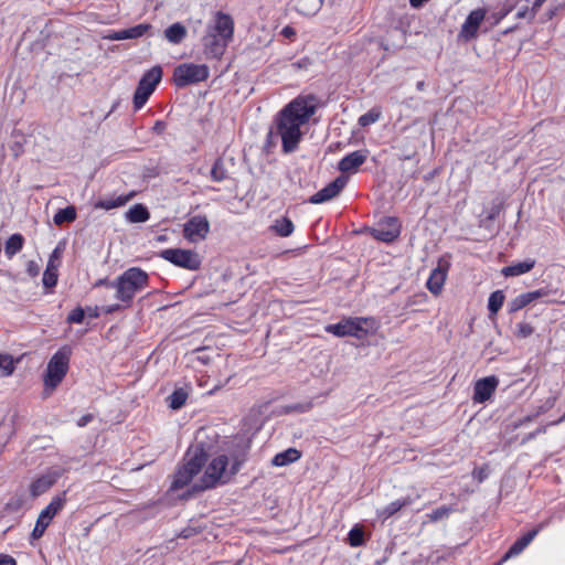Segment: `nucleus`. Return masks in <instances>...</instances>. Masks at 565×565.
Wrapping results in <instances>:
<instances>
[{
  "label": "nucleus",
  "mask_w": 565,
  "mask_h": 565,
  "mask_svg": "<svg viewBox=\"0 0 565 565\" xmlns=\"http://www.w3.org/2000/svg\"><path fill=\"white\" fill-rule=\"evenodd\" d=\"M348 543L352 547H359L365 543V533L362 526L354 525L348 534Z\"/></svg>",
  "instance_id": "nucleus-35"
},
{
  "label": "nucleus",
  "mask_w": 565,
  "mask_h": 565,
  "mask_svg": "<svg viewBox=\"0 0 565 565\" xmlns=\"http://www.w3.org/2000/svg\"><path fill=\"white\" fill-rule=\"evenodd\" d=\"M450 269L449 256H443L437 262V267L434 268L426 282L427 289L435 296L439 295L443 290L445 280Z\"/></svg>",
  "instance_id": "nucleus-13"
},
{
  "label": "nucleus",
  "mask_w": 565,
  "mask_h": 565,
  "mask_svg": "<svg viewBox=\"0 0 565 565\" xmlns=\"http://www.w3.org/2000/svg\"><path fill=\"white\" fill-rule=\"evenodd\" d=\"M547 294L548 291L544 288L521 294L509 302V312L514 313L532 303L533 301L547 296Z\"/></svg>",
  "instance_id": "nucleus-20"
},
{
  "label": "nucleus",
  "mask_w": 565,
  "mask_h": 565,
  "mask_svg": "<svg viewBox=\"0 0 565 565\" xmlns=\"http://www.w3.org/2000/svg\"><path fill=\"white\" fill-rule=\"evenodd\" d=\"M414 499L409 495L392 501L383 509L377 511V516L382 518L383 520H387L399 512L402 509L412 505Z\"/></svg>",
  "instance_id": "nucleus-21"
},
{
  "label": "nucleus",
  "mask_w": 565,
  "mask_h": 565,
  "mask_svg": "<svg viewBox=\"0 0 565 565\" xmlns=\"http://www.w3.org/2000/svg\"><path fill=\"white\" fill-rule=\"evenodd\" d=\"M512 11V7H505L499 10L498 12H494L492 14L493 22L492 24H498L502 19H504L510 12Z\"/></svg>",
  "instance_id": "nucleus-47"
},
{
  "label": "nucleus",
  "mask_w": 565,
  "mask_h": 565,
  "mask_svg": "<svg viewBox=\"0 0 565 565\" xmlns=\"http://www.w3.org/2000/svg\"><path fill=\"white\" fill-rule=\"evenodd\" d=\"M318 108L316 95H299L277 113L274 119L275 135L281 139L284 153H292L299 148L305 132L301 127L309 122Z\"/></svg>",
  "instance_id": "nucleus-1"
},
{
  "label": "nucleus",
  "mask_w": 565,
  "mask_h": 565,
  "mask_svg": "<svg viewBox=\"0 0 565 565\" xmlns=\"http://www.w3.org/2000/svg\"><path fill=\"white\" fill-rule=\"evenodd\" d=\"M92 420H93V415H92V414L83 415V416L77 420V426H79V427H84V426H86L88 423H90Z\"/></svg>",
  "instance_id": "nucleus-55"
},
{
  "label": "nucleus",
  "mask_w": 565,
  "mask_h": 565,
  "mask_svg": "<svg viewBox=\"0 0 565 565\" xmlns=\"http://www.w3.org/2000/svg\"><path fill=\"white\" fill-rule=\"evenodd\" d=\"M489 476V469L488 467H476L472 471L473 479L478 480L479 482H482L486 480Z\"/></svg>",
  "instance_id": "nucleus-45"
},
{
  "label": "nucleus",
  "mask_w": 565,
  "mask_h": 565,
  "mask_svg": "<svg viewBox=\"0 0 565 565\" xmlns=\"http://www.w3.org/2000/svg\"><path fill=\"white\" fill-rule=\"evenodd\" d=\"M502 207H503V204L501 202L498 204H493L488 212L487 220L494 221L501 213Z\"/></svg>",
  "instance_id": "nucleus-48"
},
{
  "label": "nucleus",
  "mask_w": 565,
  "mask_h": 565,
  "mask_svg": "<svg viewBox=\"0 0 565 565\" xmlns=\"http://www.w3.org/2000/svg\"><path fill=\"white\" fill-rule=\"evenodd\" d=\"M231 41L206 31L202 39L204 54L209 58H221Z\"/></svg>",
  "instance_id": "nucleus-18"
},
{
  "label": "nucleus",
  "mask_w": 565,
  "mask_h": 565,
  "mask_svg": "<svg viewBox=\"0 0 565 565\" xmlns=\"http://www.w3.org/2000/svg\"><path fill=\"white\" fill-rule=\"evenodd\" d=\"M190 535H191V532H190V531H188V530H183V531L179 534V536H180V537H183V539H188V537H190Z\"/></svg>",
  "instance_id": "nucleus-64"
},
{
  "label": "nucleus",
  "mask_w": 565,
  "mask_h": 565,
  "mask_svg": "<svg viewBox=\"0 0 565 565\" xmlns=\"http://www.w3.org/2000/svg\"><path fill=\"white\" fill-rule=\"evenodd\" d=\"M167 129V124L163 120H157L152 127V132L156 135H162Z\"/></svg>",
  "instance_id": "nucleus-52"
},
{
  "label": "nucleus",
  "mask_w": 565,
  "mask_h": 565,
  "mask_svg": "<svg viewBox=\"0 0 565 565\" xmlns=\"http://www.w3.org/2000/svg\"><path fill=\"white\" fill-rule=\"evenodd\" d=\"M280 34L286 39L292 40L296 36V30L290 25H286L280 31Z\"/></svg>",
  "instance_id": "nucleus-53"
},
{
  "label": "nucleus",
  "mask_w": 565,
  "mask_h": 565,
  "mask_svg": "<svg viewBox=\"0 0 565 565\" xmlns=\"http://www.w3.org/2000/svg\"><path fill=\"white\" fill-rule=\"evenodd\" d=\"M57 267H58V264H56L55 260L49 259L45 269H51L52 271L57 273Z\"/></svg>",
  "instance_id": "nucleus-61"
},
{
  "label": "nucleus",
  "mask_w": 565,
  "mask_h": 565,
  "mask_svg": "<svg viewBox=\"0 0 565 565\" xmlns=\"http://www.w3.org/2000/svg\"><path fill=\"white\" fill-rule=\"evenodd\" d=\"M56 482V477L52 475H43L36 478L30 486V493L32 497L36 498L44 492H46L50 488L54 486Z\"/></svg>",
  "instance_id": "nucleus-24"
},
{
  "label": "nucleus",
  "mask_w": 565,
  "mask_h": 565,
  "mask_svg": "<svg viewBox=\"0 0 565 565\" xmlns=\"http://www.w3.org/2000/svg\"><path fill=\"white\" fill-rule=\"evenodd\" d=\"M301 452L296 448H288L285 451L278 452L274 456L271 465L275 467H284L296 462L300 459Z\"/></svg>",
  "instance_id": "nucleus-26"
},
{
  "label": "nucleus",
  "mask_w": 565,
  "mask_h": 565,
  "mask_svg": "<svg viewBox=\"0 0 565 565\" xmlns=\"http://www.w3.org/2000/svg\"><path fill=\"white\" fill-rule=\"evenodd\" d=\"M26 273L30 277H36L40 273V266L34 260H29L26 264Z\"/></svg>",
  "instance_id": "nucleus-50"
},
{
  "label": "nucleus",
  "mask_w": 565,
  "mask_h": 565,
  "mask_svg": "<svg viewBox=\"0 0 565 565\" xmlns=\"http://www.w3.org/2000/svg\"><path fill=\"white\" fill-rule=\"evenodd\" d=\"M148 273L139 267H130L116 278L115 298L124 303V308L131 306L135 296L149 287Z\"/></svg>",
  "instance_id": "nucleus-2"
},
{
  "label": "nucleus",
  "mask_w": 565,
  "mask_h": 565,
  "mask_svg": "<svg viewBox=\"0 0 565 565\" xmlns=\"http://www.w3.org/2000/svg\"><path fill=\"white\" fill-rule=\"evenodd\" d=\"M313 407L312 402H303V403H294L290 405H286L284 411L286 414L289 413H307Z\"/></svg>",
  "instance_id": "nucleus-40"
},
{
  "label": "nucleus",
  "mask_w": 565,
  "mask_h": 565,
  "mask_svg": "<svg viewBox=\"0 0 565 565\" xmlns=\"http://www.w3.org/2000/svg\"><path fill=\"white\" fill-rule=\"evenodd\" d=\"M126 218L130 223H145L150 218V213L145 205L135 204L127 211Z\"/></svg>",
  "instance_id": "nucleus-29"
},
{
  "label": "nucleus",
  "mask_w": 565,
  "mask_h": 565,
  "mask_svg": "<svg viewBox=\"0 0 565 565\" xmlns=\"http://www.w3.org/2000/svg\"><path fill=\"white\" fill-rule=\"evenodd\" d=\"M210 76L205 64L182 63L173 70L172 81L178 88L204 82Z\"/></svg>",
  "instance_id": "nucleus-7"
},
{
  "label": "nucleus",
  "mask_w": 565,
  "mask_h": 565,
  "mask_svg": "<svg viewBox=\"0 0 565 565\" xmlns=\"http://www.w3.org/2000/svg\"><path fill=\"white\" fill-rule=\"evenodd\" d=\"M24 237L20 233L12 234L6 242L4 253L8 258H12L18 254L24 245Z\"/></svg>",
  "instance_id": "nucleus-30"
},
{
  "label": "nucleus",
  "mask_w": 565,
  "mask_h": 565,
  "mask_svg": "<svg viewBox=\"0 0 565 565\" xmlns=\"http://www.w3.org/2000/svg\"><path fill=\"white\" fill-rule=\"evenodd\" d=\"M534 266L535 260L529 258L524 262L503 267L501 273L504 277H514L529 273Z\"/></svg>",
  "instance_id": "nucleus-25"
},
{
  "label": "nucleus",
  "mask_w": 565,
  "mask_h": 565,
  "mask_svg": "<svg viewBox=\"0 0 565 565\" xmlns=\"http://www.w3.org/2000/svg\"><path fill=\"white\" fill-rule=\"evenodd\" d=\"M536 15V12L533 10V8H529V7H524V8H521L518 12H516V18L518 19H529L530 21L534 20Z\"/></svg>",
  "instance_id": "nucleus-46"
},
{
  "label": "nucleus",
  "mask_w": 565,
  "mask_h": 565,
  "mask_svg": "<svg viewBox=\"0 0 565 565\" xmlns=\"http://www.w3.org/2000/svg\"><path fill=\"white\" fill-rule=\"evenodd\" d=\"M429 0H409V4L412 8L418 9L424 6V3L428 2Z\"/></svg>",
  "instance_id": "nucleus-59"
},
{
  "label": "nucleus",
  "mask_w": 565,
  "mask_h": 565,
  "mask_svg": "<svg viewBox=\"0 0 565 565\" xmlns=\"http://www.w3.org/2000/svg\"><path fill=\"white\" fill-rule=\"evenodd\" d=\"M246 461V452L236 454L232 456V465L230 467L228 476L230 479L235 476L242 468L243 463Z\"/></svg>",
  "instance_id": "nucleus-39"
},
{
  "label": "nucleus",
  "mask_w": 565,
  "mask_h": 565,
  "mask_svg": "<svg viewBox=\"0 0 565 565\" xmlns=\"http://www.w3.org/2000/svg\"><path fill=\"white\" fill-rule=\"evenodd\" d=\"M348 178L339 175L328 185L319 190L317 193L310 196L309 202L312 204H321L333 198H335L345 186Z\"/></svg>",
  "instance_id": "nucleus-17"
},
{
  "label": "nucleus",
  "mask_w": 565,
  "mask_h": 565,
  "mask_svg": "<svg viewBox=\"0 0 565 565\" xmlns=\"http://www.w3.org/2000/svg\"><path fill=\"white\" fill-rule=\"evenodd\" d=\"M57 279H58V274L57 273H54L51 269H45L44 270L42 282H43V286L46 289L54 288L56 286V284H57Z\"/></svg>",
  "instance_id": "nucleus-44"
},
{
  "label": "nucleus",
  "mask_w": 565,
  "mask_h": 565,
  "mask_svg": "<svg viewBox=\"0 0 565 565\" xmlns=\"http://www.w3.org/2000/svg\"><path fill=\"white\" fill-rule=\"evenodd\" d=\"M539 529H533L518 539L508 550L504 559L519 555L537 535Z\"/></svg>",
  "instance_id": "nucleus-23"
},
{
  "label": "nucleus",
  "mask_w": 565,
  "mask_h": 565,
  "mask_svg": "<svg viewBox=\"0 0 565 565\" xmlns=\"http://www.w3.org/2000/svg\"><path fill=\"white\" fill-rule=\"evenodd\" d=\"M452 511H454L452 507L441 505V507L433 510L429 514H427V516L431 522H437V521L447 519Z\"/></svg>",
  "instance_id": "nucleus-38"
},
{
  "label": "nucleus",
  "mask_w": 565,
  "mask_h": 565,
  "mask_svg": "<svg viewBox=\"0 0 565 565\" xmlns=\"http://www.w3.org/2000/svg\"><path fill=\"white\" fill-rule=\"evenodd\" d=\"M486 13L487 11L483 8L472 10L466 18L465 22L462 23L459 36L466 41L475 39L477 36L481 22L486 18Z\"/></svg>",
  "instance_id": "nucleus-15"
},
{
  "label": "nucleus",
  "mask_w": 565,
  "mask_h": 565,
  "mask_svg": "<svg viewBox=\"0 0 565 565\" xmlns=\"http://www.w3.org/2000/svg\"><path fill=\"white\" fill-rule=\"evenodd\" d=\"M186 33L185 26L175 22L166 29L164 36L170 43L180 44L185 39Z\"/></svg>",
  "instance_id": "nucleus-28"
},
{
  "label": "nucleus",
  "mask_w": 565,
  "mask_h": 565,
  "mask_svg": "<svg viewBox=\"0 0 565 565\" xmlns=\"http://www.w3.org/2000/svg\"><path fill=\"white\" fill-rule=\"evenodd\" d=\"M382 116V109L379 106L372 107L367 113L359 117L358 124L361 127H367L376 122Z\"/></svg>",
  "instance_id": "nucleus-34"
},
{
  "label": "nucleus",
  "mask_w": 565,
  "mask_h": 565,
  "mask_svg": "<svg viewBox=\"0 0 565 565\" xmlns=\"http://www.w3.org/2000/svg\"><path fill=\"white\" fill-rule=\"evenodd\" d=\"M86 313L88 315L89 318H98L99 317V311H98V308L95 307V308H92V307H87V309L85 310Z\"/></svg>",
  "instance_id": "nucleus-58"
},
{
  "label": "nucleus",
  "mask_w": 565,
  "mask_h": 565,
  "mask_svg": "<svg viewBox=\"0 0 565 565\" xmlns=\"http://www.w3.org/2000/svg\"><path fill=\"white\" fill-rule=\"evenodd\" d=\"M207 31L232 41L234 36V20L231 14L217 11L214 14L213 24L207 26Z\"/></svg>",
  "instance_id": "nucleus-14"
},
{
  "label": "nucleus",
  "mask_w": 565,
  "mask_h": 565,
  "mask_svg": "<svg viewBox=\"0 0 565 565\" xmlns=\"http://www.w3.org/2000/svg\"><path fill=\"white\" fill-rule=\"evenodd\" d=\"M0 565H17V561L8 554H0Z\"/></svg>",
  "instance_id": "nucleus-54"
},
{
  "label": "nucleus",
  "mask_w": 565,
  "mask_h": 565,
  "mask_svg": "<svg viewBox=\"0 0 565 565\" xmlns=\"http://www.w3.org/2000/svg\"><path fill=\"white\" fill-rule=\"evenodd\" d=\"M151 28L148 23L137 24L135 26L119 30L109 36L111 40H128V39H138L146 34V32Z\"/></svg>",
  "instance_id": "nucleus-22"
},
{
  "label": "nucleus",
  "mask_w": 565,
  "mask_h": 565,
  "mask_svg": "<svg viewBox=\"0 0 565 565\" xmlns=\"http://www.w3.org/2000/svg\"><path fill=\"white\" fill-rule=\"evenodd\" d=\"M270 230L280 237H288L292 234L295 225L289 217L281 216L274 221Z\"/></svg>",
  "instance_id": "nucleus-27"
},
{
  "label": "nucleus",
  "mask_w": 565,
  "mask_h": 565,
  "mask_svg": "<svg viewBox=\"0 0 565 565\" xmlns=\"http://www.w3.org/2000/svg\"><path fill=\"white\" fill-rule=\"evenodd\" d=\"M499 385L495 375L486 376L475 383L472 399L475 403L483 404L491 398Z\"/></svg>",
  "instance_id": "nucleus-16"
},
{
  "label": "nucleus",
  "mask_w": 565,
  "mask_h": 565,
  "mask_svg": "<svg viewBox=\"0 0 565 565\" xmlns=\"http://www.w3.org/2000/svg\"><path fill=\"white\" fill-rule=\"evenodd\" d=\"M77 212L75 206L68 205L64 209L57 210V212L53 216V222L55 225L61 226L64 223H72L76 220Z\"/></svg>",
  "instance_id": "nucleus-32"
},
{
  "label": "nucleus",
  "mask_w": 565,
  "mask_h": 565,
  "mask_svg": "<svg viewBox=\"0 0 565 565\" xmlns=\"http://www.w3.org/2000/svg\"><path fill=\"white\" fill-rule=\"evenodd\" d=\"M60 255H61V249L60 247H55V249L52 252L51 256L49 259H53V260H56L60 258Z\"/></svg>",
  "instance_id": "nucleus-63"
},
{
  "label": "nucleus",
  "mask_w": 565,
  "mask_h": 565,
  "mask_svg": "<svg viewBox=\"0 0 565 565\" xmlns=\"http://www.w3.org/2000/svg\"><path fill=\"white\" fill-rule=\"evenodd\" d=\"M505 296L502 290L493 291L488 299V310L491 316H495L503 306Z\"/></svg>",
  "instance_id": "nucleus-33"
},
{
  "label": "nucleus",
  "mask_w": 565,
  "mask_h": 565,
  "mask_svg": "<svg viewBox=\"0 0 565 565\" xmlns=\"http://www.w3.org/2000/svg\"><path fill=\"white\" fill-rule=\"evenodd\" d=\"M545 430H546V429H545V427H544V426H541V427L536 428L534 431L530 433V434L525 437L524 441L531 440V439L535 438L536 436H539L540 434H544V433H545Z\"/></svg>",
  "instance_id": "nucleus-56"
},
{
  "label": "nucleus",
  "mask_w": 565,
  "mask_h": 565,
  "mask_svg": "<svg viewBox=\"0 0 565 565\" xmlns=\"http://www.w3.org/2000/svg\"><path fill=\"white\" fill-rule=\"evenodd\" d=\"M106 287V288H109V289H115L117 288L116 286V279L115 280H109L107 278H102V279H98L96 282H95V287Z\"/></svg>",
  "instance_id": "nucleus-51"
},
{
  "label": "nucleus",
  "mask_w": 565,
  "mask_h": 565,
  "mask_svg": "<svg viewBox=\"0 0 565 565\" xmlns=\"http://www.w3.org/2000/svg\"><path fill=\"white\" fill-rule=\"evenodd\" d=\"M363 318H348L334 324H328L326 331L338 338L354 337L359 340L367 335V330L362 326Z\"/></svg>",
  "instance_id": "nucleus-10"
},
{
  "label": "nucleus",
  "mask_w": 565,
  "mask_h": 565,
  "mask_svg": "<svg viewBox=\"0 0 565 565\" xmlns=\"http://www.w3.org/2000/svg\"><path fill=\"white\" fill-rule=\"evenodd\" d=\"M14 371V362L11 355L0 353V376L11 375Z\"/></svg>",
  "instance_id": "nucleus-37"
},
{
  "label": "nucleus",
  "mask_w": 565,
  "mask_h": 565,
  "mask_svg": "<svg viewBox=\"0 0 565 565\" xmlns=\"http://www.w3.org/2000/svg\"><path fill=\"white\" fill-rule=\"evenodd\" d=\"M367 158V150H355L344 156L338 163V169L342 173H354Z\"/></svg>",
  "instance_id": "nucleus-19"
},
{
  "label": "nucleus",
  "mask_w": 565,
  "mask_h": 565,
  "mask_svg": "<svg viewBox=\"0 0 565 565\" xmlns=\"http://www.w3.org/2000/svg\"><path fill=\"white\" fill-rule=\"evenodd\" d=\"M535 417H536V415H527V416H525L524 418H522L519 422L514 423V428H519V427L523 426L524 424L532 422Z\"/></svg>",
  "instance_id": "nucleus-57"
},
{
  "label": "nucleus",
  "mask_w": 565,
  "mask_h": 565,
  "mask_svg": "<svg viewBox=\"0 0 565 565\" xmlns=\"http://www.w3.org/2000/svg\"><path fill=\"white\" fill-rule=\"evenodd\" d=\"M72 348L70 345L61 347L49 360L43 376L45 392H53L66 376L70 369Z\"/></svg>",
  "instance_id": "nucleus-4"
},
{
  "label": "nucleus",
  "mask_w": 565,
  "mask_h": 565,
  "mask_svg": "<svg viewBox=\"0 0 565 565\" xmlns=\"http://www.w3.org/2000/svg\"><path fill=\"white\" fill-rule=\"evenodd\" d=\"M158 255L174 266L188 270H198L202 264L200 255L191 249L167 248L162 249Z\"/></svg>",
  "instance_id": "nucleus-9"
},
{
  "label": "nucleus",
  "mask_w": 565,
  "mask_h": 565,
  "mask_svg": "<svg viewBox=\"0 0 565 565\" xmlns=\"http://www.w3.org/2000/svg\"><path fill=\"white\" fill-rule=\"evenodd\" d=\"M211 179L215 182H222L227 179V170L221 157L217 158L212 166Z\"/></svg>",
  "instance_id": "nucleus-36"
},
{
  "label": "nucleus",
  "mask_w": 565,
  "mask_h": 565,
  "mask_svg": "<svg viewBox=\"0 0 565 565\" xmlns=\"http://www.w3.org/2000/svg\"><path fill=\"white\" fill-rule=\"evenodd\" d=\"M401 234V224L396 217L386 216L381 220L376 227L371 232V235L380 242L392 243Z\"/></svg>",
  "instance_id": "nucleus-11"
},
{
  "label": "nucleus",
  "mask_w": 565,
  "mask_h": 565,
  "mask_svg": "<svg viewBox=\"0 0 565 565\" xmlns=\"http://www.w3.org/2000/svg\"><path fill=\"white\" fill-rule=\"evenodd\" d=\"M66 495L67 491H62L40 512L35 526L31 533L33 540L42 537L53 518L64 508L67 501Z\"/></svg>",
  "instance_id": "nucleus-8"
},
{
  "label": "nucleus",
  "mask_w": 565,
  "mask_h": 565,
  "mask_svg": "<svg viewBox=\"0 0 565 565\" xmlns=\"http://www.w3.org/2000/svg\"><path fill=\"white\" fill-rule=\"evenodd\" d=\"M210 233V222L205 215H194L183 225V237L190 242L204 239Z\"/></svg>",
  "instance_id": "nucleus-12"
},
{
  "label": "nucleus",
  "mask_w": 565,
  "mask_h": 565,
  "mask_svg": "<svg viewBox=\"0 0 565 565\" xmlns=\"http://www.w3.org/2000/svg\"><path fill=\"white\" fill-rule=\"evenodd\" d=\"M534 332V328L527 322H520L516 324V330L514 332L518 339H526L532 335Z\"/></svg>",
  "instance_id": "nucleus-43"
},
{
  "label": "nucleus",
  "mask_w": 565,
  "mask_h": 565,
  "mask_svg": "<svg viewBox=\"0 0 565 565\" xmlns=\"http://www.w3.org/2000/svg\"><path fill=\"white\" fill-rule=\"evenodd\" d=\"M183 465L179 466L173 476L170 490L177 491L188 486L207 461V454L202 444L192 446L185 452Z\"/></svg>",
  "instance_id": "nucleus-3"
},
{
  "label": "nucleus",
  "mask_w": 565,
  "mask_h": 565,
  "mask_svg": "<svg viewBox=\"0 0 565 565\" xmlns=\"http://www.w3.org/2000/svg\"><path fill=\"white\" fill-rule=\"evenodd\" d=\"M127 201H128V198L118 196L115 200H100V201H98L96 206L105 209V210H111V209L124 205Z\"/></svg>",
  "instance_id": "nucleus-42"
},
{
  "label": "nucleus",
  "mask_w": 565,
  "mask_h": 565,
  "mask_svg": "<svg viewBox=\"0 0 565 565\" xmlns=\"http://www.w3.org/2000/svg\"><path fill=\"white\" fill-rule=\"evenodd\" d=\"M546 0H534L532 8L537 13L539 9L543 6Z\"/></svg>",
  "instance_id": "nucleus-62"
},
{
  "label": "nucleus",
  "mask_w": 565,
  "mask_h": 565,
  "mask_svg": "<svg viewBox=\"0 0 565 565\" xmlns=\"http://www.w3.org/2000/svg\"><path fill=\"white\" fill-rule=\"evenodd\" d=\"M122 307H124V305H122V306H121V305H118V303H116V305H111V306H108V307L105 309V312H106V313H114V312H116V311L120 310Z\"/></svg>",
  "instance_id": "nucleus-60"
},
{
  "label": "nucleus",
  "mask_w": 565,
  "mask_h": 565,
  "mask_svg": "<svg viewBox=\"0 0 565 565\" xmlns=\"http://www.w3.org/2000/svg\"><path fill=\"white\" fill-rule=\"evenodd\" d=\"M162 75V67L160 65H156L141 76L132 97L135 110H139L145 106L149 97L154 92L157 85L161 82Z\"/></svg>",
  "instance_id": "nucleus-6"
},
{
  "label": "nucleus",
  "mask_w": 565,
  "mask_h": 565,
  "mask_svg": "<svg viewBox=\"0 0 565 565\" xmlns=\"http://www.w3.org/2000/svg\"><path fill=\"white\" fill-rule=\"evenodd\" d=\"M227 466L228 457L226 455H218L213 458L201 479L192 486V492H202L215 488L218 483H227L230 481Z\"/></svg>",
  "instance_id": "nucleus-5"
},
{
  "label": "nucleus",
  "mask_w": 565,
  "mask_h": 565,
  "mask_svg": "<svg viewBox=\"0 0 565 565\" xmlns=\"http://www.w3.org/2000/svg\"><path fill=\"white\" fill-rule=\"evenodd\" d=\"M85 315H86V311L85 309H83L81 306H77L76 308H74L67 316L66 318V321L70 323V324H73V323H83L84 322V319H85Z\"/></svg>",
  "instance_id": "nucleus-41"
},
{
  "label": "nucleus",
  "mask_w": 565,
  "mask_h": 565,
  "mask_svg": "<svg viewBox=\"0 0 565 565\" xmlns=\"http://www.w3.org/2000/svg\"><path fill=\"white\" fill-rule=\"evenodd\" d=\"M189 393L183 387H177L168 397V406L173 409L178 411L182 408L188 399Z\"/></svg>",
  "instance_id": "nucleus-31"
},
{
  "label": "nucleus",
  "mask_w": 565,
  "mask_h": 565,
  "mask_svg": "<svg viewBox=\"0 0 565 565\" xmlns=\"http://www.w3.org/2000/svg\"><path fill=\"white\" fill-rule=\"evenodd\" d=\"M312 64V61L309 57H302L297 62L291 64V67L296 71L298 70H307Z\"/></svg>",
  "instance_id": "nucleus-49"
}]
</instances>
